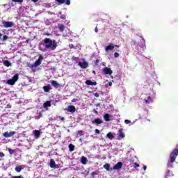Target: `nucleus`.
Returning a JSON list of instances; mask_svg holds the SVG:
<instances>
[{
	"instance_id": "f257e3e1",
	"label": "nucleus",
	"mask_w": 178,
	"mask_h": 178,
	"mask_svg": "<svg viewBox=\"0 0 178 178\" xmlns=\"http://www.w3.org/2000/svg\"><path fill=\"white\" fill-rule=\"evenodd\" d=\"M42 42H44L43 45L45 49H51V51H55L58 47L56 40H52L51 38H46L42 40Z\"/></svg>"
},
{
	"instance_id": "f03ea898",
	"label": "nucleus",
	"mask_w": 178,
	"mask_h": 178,
	"mask_svg": "<svg viewBox=\"0 0 178 178\" xmlns=\"http://www.w3.org/2000/svg\"><path fill=\"white\" fill-rule=\"evenodd\" d=\"M19 80V74H16L13 76L11 79H8L7 81V84L9 86H15L16 84V81Z\"/></svg>"
},
{
	"instance_id": "7ed1b4c3",
	"label": "nucleus",
	"mask_w": 178,
	"mask_h": 178,
	"mask_svg": "<svg viewBox=\"0 0 178 178\" xmlns=\"http://www.w3.org/2000/svg\"><path fill=\"white\" fill-rule=\"evenodd\" d=\"M42 59H44V57L42 55H40L38 59L34 63L35 67H37V66H40V65H41Z\"/></svg>"
},
{
	"instance_id": "20e7f679",
	"label": "nucleus",
	"mask_w": 178,
	"mask_h": 178,
	"mask_svg": "<svg viewBox=\"0 0 178 178\" xmlns=\"http://www.w3.org/2000/svg\"><path fill=\"white\" fill-rule=\"evenodd\" d=\"M123 166V163L118 162L116 165L113 167V170H120Z\"/></svg>"
},
{
	"instance_id": "39448f33",
	"label": "nucleus",
	"mask_w": 178,
	"mask_h": 178,
	"mask_svg": "<svg viewBox=\"0 0 178 178\" xmlns=\"http://www.w3.org/2000/svg\"><path fill=\"white\" fill-rule=\"evenodd\" d=\"M13 22H3V26L5 29H8L9 27H13Z\"/></svg>"
},
{
	"instance_id": "423d86ee",
	"label": "nucleus",
	"mask_w": 178,
	"mask_h": 178,
	"mask_svg": "<svg viewBox=\"0 0 178 178\" xmlns=\"http://www.w3.org/2000/svg\"><path fill=\"white\" fill-rule=\"evenodd\" d=\"M103 72H104L105 74H109L110 76H111V74H112V73H113L112 70H111V68L107 67H106L103 69Z\"/></svg>"
},
{
	"instance_id": "0eeeda50",
	"label": "nucleus",
	"mask_w": 178,
	"mask_h": 178,
	"mask_svg": "<svg viewBox=\"0 0 178 178\" xmlns=\"http://www.w3.org/2000/svg\"><path fill=\"white\" fill-rule=\"evenodd\" d=\"M79 65L82 69H87L88 67V63L86 61L83 63L79 62Z\"/></svg>"
},
{
	"instance_id": "6e6552de",
	"label": "nucleus",
	"mask_w": 178,
	"mask_h": 178,
	"mask_svg": "<svg viewBox=\"0 0 178 178\" xmlns=\"http://www.w3.org/2000/svg\"><path fill=\"white\" fill-rule=\"evenodd\" d=\"M118 136L120 138H124L125 136L124 133H123V129L121 128L118 130Z\"/></svg>"
},
{
	"instance_id": "1a4fd4ad",
	"label": "nucleus",
	"mask_w": 178,
	"mask_h": 178,
	"mask_svg": "<svg viewBox=\"0 0 178 178\" xmlns=\"http://www.w3.org/2000/svg\"><path fill=\"white\" fill-rule=\"evenodd\" d=\"M85 84L86 86H97V81L92 82L91 80H86Z\"/></svg>"
},
{
	"instance_id": "9d476101",
	"label": "nucleus",
	"mask_w": 178,
	"mask_h": 178,
	"mask_svg": "<svg viewBox=\"0 0 178 178\" xmlns=\"http://www.w3.org/2000/svg\"><path fill=\"white\" fill-rule=\"evenodd\" d=\"M102 123H104V121L99 118L95 119V120L92 121L93 124H101Z\"/></svg>"
},
{
	"instance_id": "9b49d317",
	"label": "nucleus",
	"mask_w": 178,
	"mask_h": 178,
	"mask_svg": "<svg viewBox=\"0 0 178 178\" xmlns=\"http://www.w3.org/2000/svg\"><path fill=\"white\" fill-rule=\"evenodd\" d=\"M103 168L107 170V172H111L112 170V168H111V165L109 163H106L104 165Z\"/></svg>"
},
{
	"instance_id": "f8f14e48",
	"label": "nucleus",
	"mask_w": 178,
	"mask_h": 178,
	"mask_svg": "<svg viewBox=\"0 0 178 178\" xmlns=\"http://www.w3.org/2000/svg\"><path fill=\"white\" fill-rule=\"evenodd\" d=\"M51 86L54 87V88H59V87H60V84H59L56 81H52Z\"/></svg>"
},
{
	"instance_id": "ddd939ff",
	"label": "nucleus",
	"mask_w": 178,
	"mask_h": 178,
	"mask_svg": "<svg viewBox=\"0 0 178 178\" xmlns=\"http://www.w3.org/2000/svg\"><path fill=\"white\" fill-rule=\"evenodd\" d=\"M33 134L35 138H40V136H41V131L40 130H34Z\"/></svg>"
},
{
	"instance_id": "4468645a",
	"label": "nucleus",
	"mask_w": 178,
	"mask_h": 178,
	"mask_svg": "<svg viewBox=\"0 0 178 178\" xmlns=\"http://www.w3.org/2000/svg\"><path fill=\"white\" fill-rule=\"evenodd\" d=\"M58 30L60 33H63V31H65V25L62 24H58Z\"/></svg>"
},
{
	"instance_id": "2eb2a0df",
	"label": "nucleus",
	"mask_w": 178,
	"mask_h": 178,
	"mask_svg": "<svg viewBox=\"0 0 178 178\" xmlns=\"http://www.w3.org/2000/svg\"><path fill=\"white\" fill-rule=\"evenodd\" d=\"M50 90H52L51 85H48L43 87V90L44 91V92H49Z\"/></svg>"
},
{
	"instance_id": "dca6fc26",
	"label": "nucleus",
	"mask_w": 178,
	"mask_h": 178,
	"mask_svg": "<svg viewBox=\"0 0 178 178\" xmlns=\"http://www.w3.org/2000/svg\"><path fill=\"white\" fill-rule=\"evenodd\" d=\"M68 112H71V113H74V112H76V107L74 106H69Z\"/></svg>"
},
{
	"instance_id": "f3484780",
	"label": "nucleus",
	"mask_w": 178,
	"mask_h": 178,
	"mask_svg": "<svg viewBox=\"0 0 178 178\" xmlns=\"http://www.w3.org/2000/svg\"><path fill=\"white\" fill-rule=\"evenodd\" d=\"M50 168L55 169L56 168V163L54 159L50 160Z\"/></svg>"
},
{
	"instance_id": "a211bd4d",
	"label": "nucleus",
	"mask_w": 178,
	"mask_h": 178,
	"mask_svg": "<svg viewBox=\"0 0 178 178\" xmlns=\"http://www.w3.org/2000/svg\"><path fill=\"white\" fill-rule=\"evenodd\" d=\"M115 49V46L112 44H109L106 47L105 51L106 52H108V51H112V49Z\"/></svg>"
},
{
	"instance_id": "6ab92c4d",
	"label": "nucleus",
	"mask_w": 178,
	"mask_h": 178,
	"mask_svg": "<svg viewBox=\"0 0 178 178\" xmlns=\"http://www.w3.org/2000/svg\"><path fill=\"white\" fill-rule=\"evenodd\" d=\"M3 63V65L6 66V67H9L10 66H12V63L8 60H4Z\"/></svg>"
},
{
	"instance_id": "aec40b11",
	"label": "nucleus",
	"mask_w": 178,
	"mask_h": 178,
	"mask_svg": "<svg viewBox=\"0 0 178 178\" xmlns=\"http://www.w3.org/2000/svg\"><path fill=\"white\" fill-rule=\"evenodd\" d=\"M104 119L106 122H109L111 120V116L109 115V114L108 113H106L104 115Z\"/></svg>"
},
{
	"instance_id": "412c9836",
	"label": "nucleus",
	"mask_w": 178,
	"mask_h": 178,
	"mask_svg": "<svg viewBox=\"0 0 178 178\" xmlns=\"http://www.w3.org/2000/svg\"><path fill=\"white\" fill-rule=\"evenodd\" d=\"M81 162L83 165H87V157L82 156L81 159Z\"/></svg>"
},
{
	"instance_id": "4be33fe9",
	"label": "nucleus",
	"mask_w": 178,
	"mask_h": 178,
	"mask_svg": "<svg viewBox=\"0 0 178 178\" xmlns=\"http://www.w3.org/2000/svg\"><path fill=\"white\" fill-rule=\"evenodd\" d=\"M145 103L147 104H151L152 102V99L149 96H148L146 99H144Z\"/></svg>"
},
{
	"instance_id": "5701e85b",
	"label": "nucleus",
	"mask_w": 178,
	"mask_h": 178,
	"mask_svg": "<svg viewBox=\"0 0 178 178\" xmlns=\"http://www.w3.org/2000/svg\"><path fill=\"white\" fill-rule=\"evenodd\" d=\"M74 145H73V144H72V143H70V145H69V146H68V148H69V151L70 152H73V151H74Z\"/></svg>"
},
{
	"instance_id": "b1692460",
	"label": "nucleus",
	"mask_w": 178,
	"mask_h": 178,
	"mask_svg": "<svg viewBox=\"0 0 178 178\" xmlns=\"http://www.w3.org/2000/svg\"><path fill=\"white\" fill-rule=\"evenodd\" d=\"M43 106L44 108H49V106H51V102L47 101L43 104Z\"/></svg>"
},
{
	"instance_id": "393cba45",
	"label": "nucleus",
	"mask_w": 178,
	"mask_h": 178,
	"mask_svg": "<svg viewBox=\"0 0 178 178\" xmlns=\"http://www.w3.org/2000/svg\"><path fill=\"white\" fill-rule=\"evenodd\" d=\"M107 138H109V140H113L115 136H113V134H112V132H109L107 134Z\"/></svg>"
},
{
	"instance_id": "a878e982",
	"label": "nucleus",
	"mask_w": 178,
	"mask_h": 178,
	"mask_svg": "<svg viewBox=\"0 0 178 178\" xmlns=\"http://www.w3.org/2000/svg\"><path fill=\"white\" fill-rule=\"evenodd\" d=\"M23 169V168H22V165H18L15 167V171L17 173H20V172H22V170Z\"/></svg>"
},
{
	"instance_id": "bb28decb",
	"label": "nucleus",
	"mask_w": 178,
	"mask_h": 178,
	"mask_svg": "<svg viewBox=\"0 0 178 178\" xmlns=\"http://www.w3.org/2000/svg\"><path fill=\"white\" fill-rule=\"evenodd\" d=\"M3 136V137H6V138H9V137H10V135H9V133L8 131L4 132Z\"/></svg>"
},
{
	"instance_id": "cd10ccee",
	"label": "nucleus",
	"mask_w": 178,
	"mask_h": 178,
	"mask_svg": "<svg viewBox=\"0 0 178 178\" xmlns=\"http://www.w3.org/2000/svg\"><path fill=\"white\" fill-rule=\"evenodd\" d=\"M56 2H58V3H60L61 5L65 3V0H55Z\"/></svg>"
},
{
	"instance_id": "c85d7f7f",
	"label": "nucleus",
	"mask_w": 178,
	"mask_h": 178,
	"mask_svg": "<svg viewBox=\"0 0 178 178\" xmlns=\"http://www.w3.org/2000/svg\"><path fill=\"white\" fill-rule=\"evenodd\" d=\"M24 0H12L13 2L22 3Z\"/></svg>"
},
{
	"instance_id": "c756f323",
	"label": "nucleus",
	"mask_w": 178,
	"mask_h": 178,
	"mask_svg": "<svg viewBox=\"0 0 178 178\" xmlns=\"http://www.w3.org/2000/svg\"><path fill=\"white\" fill-rule=\"evenodd\" d=\"M133 168H134L135 169H136V168H140V164L134 163L133 165Z\"/></svg>"
},
{
	"instance_id": "7c9ffc66",
	"label": "nucleus",
	"mask_w": 178,
	"mask_h": 178,
	"mask_svg": "<svg viewBox=\"0 0 178 178\" xmlns=\"http://www.w3.org/2000/svg\"><path fill=\"white\" fill-rule=\"evenodd\" d=\"M15 134H16L15 131H10V132H9V136H10V137H12V136L15 135Z\"/></svg>"
},
{
	"instance_id": "2f4dec72",
	"label": "nucleus",
	"mask_w": 178,
	"mask_h": 178,
	"mask_svg": "<svg viewBox=\"0 0 178 178\" xmlns=\"http://www.w3.org/2000/svg\"><path fill=\"white\" fill-rule=\"evenodd\" d=\"M124 123H125L126 124H129V123H131V121H130V120H124Z\"/></svg>"
},
{
	"instance_id": "473e14b6",
	"label": "nucleus",
	"mask_w": 178,
	"mask_h": 178,
	"mask_svg": "<svg viewBox=\"0 0 178 178\" xmlns=\"http://www.w3.org/2000/svg\"><path fill=\"white\" fill-rule=\"evenodd\" d=\"M170 171H168L165 175V178H169V176H170Z\"/></svg>"
},
{
	"instance_id": "72a5a7b5",
	"label": "nucleus",
	"mask_w": 178,
	"mask_h": 178,
	"mask_svg": "<svg viewBox=\"0 0 178 178\" xmlns=\"http://www.w3.org/2000/svg\"><path fill=\"white\" fill-rule=\"evenodd\" d=\"M114 57H115V58H119V53L115 52V53H114Z\"/></svg>"
},
{
	"instance_id": "f704fd0d",
	"label": "nucleus",
	"mask_w": 178,
	"mask_h": 178,
	"mask_svg": "<svg viewBox=\"0 0 178 178\" xmlns=\"http://www.w3.org/2000/svg\"><path fill=\"white\" fill-rule=\"evenodd\" d=\"M3 41H6V40H8V35H4L3 37Z\"/></svg>"
},
{
	"instance_id": "c9c22d12",
	"label": "nucleus",
	"mask_w": 178,
	"mask_h": 178,
	"mask_svg": "<svg viewBox=\"0 0 178 178\" xmlns=\"http://www.w3.org/2000/svg\"><path fill=\"white\" fill-rule=\"evenodd\" d=\"M58 119H60L62 120V122H65V118H63L62 116H58Z\"/></svg>"
},
{
	"instance_id": "e433bc0d",
	"label": "nucleus",
	"mask_w": 178,
	"mask_h": 178,
	"mask_svg": "<svg viewBox=\"0 0 178 178\" xmlns=\"http://www.w3.org/2000/svg\"><path fill=\"white\" fill-rule=\"evenodd\" d=\"M65 2L66 5H70V0H66Z\"/></svg>"
},
{
	"instance_id": "4c0bfd02",
	"label": "nucleus",
	"mask_w": 178,
	"mask_h": 178,
	"mask_svg": "<svg viewBox=\"0 0 178 178\" xmlns=\"http://www.w3.org/2000/svg\"><path fill=\"white\" fill-rule=\"evenodd\" d=\"M9 153L12 155V154L15 153V150L14 149H9Z\"/></svg>"
},
{
	"instance_id": "58836bf2",
	"label": "nucleus",
	"mask_w": 178,
	"mask_h": 178,
	"mask_svg": "<svg viewBox=\"0 0 178 178\" xmlns=\"http://www.w3.org/2000/svg\"><path fill=\"white\" fill-rule=\"evenodd\" d=\"M5 156V154L3 152H0V158H3Z\"/></svg>"
},
{
	"instance_id": "ea45409f",
	"label": "nucleus",
	"mask_w": 178,
	"mask_h": 178,
	"mask_svg": "<svg viewBox=\"0 0 178 178\" xmlns=\"http://www.w3.org/2000/svg\"><path fill=\"white\" fill-rule=\"evenodd\" d=\"M94 95H95L97 98H99V94L98 92L95 93Z\"/></svg>"
},
{
	"instance_id": "a19ab883",
	"label": "nucleus",
	"mask_w": 178,
	"mask_h": 178,
	"mask_svg": "<svg viewBox=\"0 0 178 178\" xmlns=\"http://www.w3.org/2000/svg\"><path fill=\"white\" fill-rule=\"evenodd\" d=\"M95 133H96V134H99V133H101V131H99V129H95Z\"/></svg>"
},
{
	"instance_id": "79ce46f5",
	"label": "nucleus",
	"mask_w": 178,
	"mask_h": 178,
	"mask_svg": "<svg viewBox=\"0 0 178 178\" xmlns=\"http://www.w3.org/2000/svg\"><path fill=\"white\" fill-rule=\"evenodd\" d=\"M11 178H23L22 176H13Z\"/></svg>"
},
{
	"instance_id": "37998d69",
	"label": "nucleus",
	"mask_w": 178,
	"mask_h": 178,
	"mask_svg": "<svg viewBox=\"0 0 178 178\" xmlns=\"http://www.w3.org/2000/svg\"><path fill=\"white\" fill-rule=\"evenodd\" d=\"M43 35H47V36H49V35H51V33H49L47 32V33H44V34H43Z\"/></svg>"
},
{
	"instance_id": "c03bdc74",
	"label": "nucleus",
	"mask_w": 178,
	"mask_h": 178,
	"mask_svg": "<svg viewBox=\"0 0 178 178\" xmlns=\"http://www.w3.org/2000/svg\"><path fill=\"white\" fill-rule=\"evenodd\" d=\"M131 45H133V44H136V41L132 40V41L131 42Z\"/></svg>"
},
{
	"instance_id": "a18cd8bd",
	"label": "nucleus",
	"mask_w": 178,
	"mask_h": 178,
	"mask_svg": "<svg viewBox=\"0 0 178 178\" xmlns=\"http://www.w3.org/2000/svg\"><path fill=\"white\" fill-rule=\"evenodd\" d=\"M93 112H94L95 113H96V115H98V111H97V110L94 109V110H93Z\"/></svg>"
},
{
	"instance_id": "49530a36",
	"label": "nucleus",
	"mask_w": 178,
	"mask_h": 178,
	"mask_svg": "<svg viewBox=\"0 0 178 178\" xmlns=\"http://www.w3.org/2000/svg\"><path fill=\"white\" fill-rule=\"evenodd\" d=\"M95 33H98V28H97V27H96V28L95 29Z\"/></svg>"
},
{
	"instance_id": "de8ad7c7",
	"label": "nucleus",
	"mask_w": 178,
	"mask_h": 178,
	"mask_svg": "<svg viewBox=\"0 0 178 178\" xmlns=\"http://www.w3.org/2000/svg\"><path fill=\"white\" fill-rule=\"evenodd\" d=\"M99 62V60H95V63H96V65H98V63Z\"/></svg>"
},
{
	"instance_id": "09e8293b",
	"label": "nucleus",
	"mask_w": 178,
	"mask_h": 178,
	"mask_svg": "<svg viewBox=\"0 0 178 178\" xmlns=\"http://www.w3.org/2000/svg\"><path fill=\"white\" fill-rule=\"evenodd\" d=\"M143 170H147V166L146 165L143 166Z\"/></svg>"
},
{
	"instance_id": "8fccbe9b",
	"label": "nucleus",
	"mask_w": 178,
	"mask_h": 178,
	"mask_svg": "<svg viewBox=\"0 0 178 178\" xmlns=\"http://www.w3.org/2000/svg\"><path fill=\"white\" fill-rule=\"evenodd\" d=\"M31 1H32V2H34V3L38 2V0H31Z\"/></svg>"
},
{
	"instance_id": "3c124183",
	"label": "nucleus",
	"mask_w": 178,
	"mask_h": 178,
	"mask_svg": "<svg viewBox=\"0 0 178 178\" xmlns=\"http://www.w3.org/2000/svg\"><path fill=\"white\" fill-rule=\"evenodd\" d=\"M58 102L57 100H54V105H56V103Z\"/></svg>"
},
{
	"instance_id": "603ef678",
	"label": "nucleus",
	"mask_w": 178,
	"mask_h": 178,
	"mask_svg": "<svg viewBox=\"0 0 178 178\" xmlns=\"http://www.w3.org/2000/svg\"><path fill=\"white\" fill-rule=\"evenodd\" d=\"M72 102H76V99H72Z\"/></svg>"
},
{
	"instance_id": "864d4df0",
	"label": "nucleus",
	"mask_w": 178,
	"mask_h": 178,
	"mask_svg": "<svg viewBox=\"0 0 178 178\" xmlns=\"http://www.w3.org/2000/svg\"><path fill=\"white\" fill-rule=\"evenodd\" d=\"M113 47H115L116 48H119V45H113Z\"/></svg>"
},
{
	"instance_id": "5fc2aeb1",
	"label": "nucleus",
	"mask_w": 178,
	"mask_h": 178,
	"mask_svg": "<svg viewBox=\"0 0 178 178\" xmlns=\"http://www.w3.org/2000/svg\"><path fill=\"white\" fill-rule=\"evenodd\" d=\"M108 85H109V86H112V82H109V83H108Z\"/></svg>"
},
{
	"instance_id": "6e6d98bb",
	"label": "nucleus",
	"mask_w": 178,
	"mask_h": 178,
	"mask_svg": "<svg viewBox=\"0 0 178 178\" xmlns=\"http://www.w3.org/2000/svg\"><path fill=\"white\" fill-rule=\"evenodd\" d=\"M60 18L63 19V20H65V18L63 17H60Z\"/></svg>"
},
{
	"instance_id": "4d7b16f0",
	"label": "nucleus",
	"mask_w": 178,
	"mask_h": 178,
	"mask_svg": "<svg viewBox=\"0 0 178 178\" xmlns=\"http://www.w3.org/2000/svg\"><path fill=\"white\" fill-rule=\"evenodd\" d=\"M1 37H2V33H0V39H1Z\"/></svg>"
},
{
	"instance_id": "13d9d810",
	"label": "nucleus",
	"mask_w": 178,
	"mask_h": 178,
	"mask_svg": "<svg viewBox=\"0 0 178 178\" xmlns=\"http://www.w3.org/2000/svg\"><path fill=\"white\" fill-rule=\"evenodd\" d=\"M83 131H79V133H82Z\"/></svg>"
},
{
	"instance_id": "bf43d9fd",
	"label": "nucleus",
	"mask_w": 178,
	"mask_h": 178,
	"mask_svg": "<svg viewBox=\"0 0 178 178\" xmlns=\"http://www.w3.org/2000/svg\"><path fill=\"white\" fill-rule=\"evenodd\" d=\"M92 175H95V172H92Z\"/></svg>"
},
{
	"instance_id": "052dcab7",
	"label": "nucleus",
	"mask_w": 178,
	"mask_h": 178,
	"mask_svg": "<svg viewBox=\"0 0 178 178\" xmlns=\"http://www.w3.org/2000/svg\"><path fill=\"white\" fill-rule=\"evenodd\" d=\"M93 73H95V71H93Z\"/></svg>"
}]
</instances>
